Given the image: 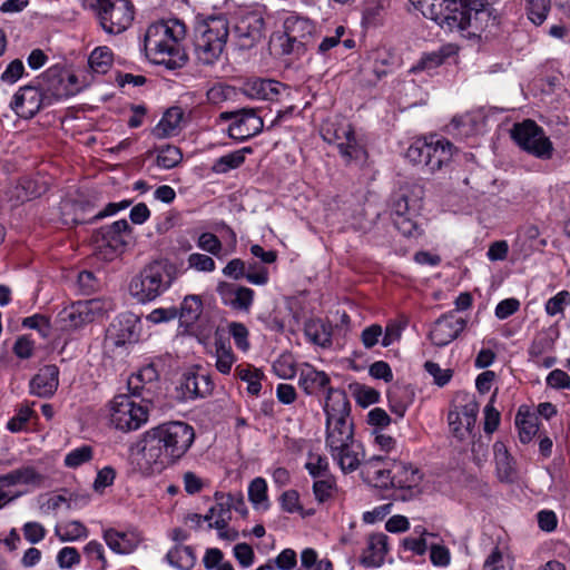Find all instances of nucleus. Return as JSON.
Segmentation results:
<instances>
[{
	"mask_svg": "<svg viewBox=\"0 0 570 570\" xmlns=\"http://www.w3.org/2000/svg\"><path fill=\"white\" fill-rule=\"evenodd\" d=\"M195 429L183 421H169L146 431L136 448L149 464H174L195 442Z\"/></svg>",
	"mask_w": 570,
	"mask_h": 570,
	"instance_id": "f257e3e1",
	"label": "nucleus"
},
{
	"mask_svg": "<svg viewBox=\"0 0 570 570\" xmlns=\"http://www.w3.org/2000/svg\"><path fill=\"white\" fill-rule=\"evenodd\" d=\"M186 37V27L179 19L151 23L145 35L144 46L147 56L157 65L168 69L181 68L187 61V53L183 47Z\"/></svg>",
	"mask_w": 570,
	"mask_h": 570,
	"instance_id": "f03ea898",
	"label": "nucleus"
},
{
	"mask_svg": "<svg viewBox=\"0 0 570 570\" xmlns=\"http://www.w3.org/2000/svg\"><path fill=\"white\" fill-rule=\"evenodd\" d=\"M229 36V24L224 16H212L199 21L194 31L196 59L204 66L214 65L222 56Z\"/></svg>",
	"mask_w": 570,
	"mask_h": 570,
	"instance_id": "7ed1b4c3",
	"label": "nucleus"
},
{
	"mask_svg": "<svg viewBox=\"0 0 570 570\" xmlns=\"http://www.w3.org/2000/svg\"><path fill=\"white\" fill-rule=\"evenodd\" d=\"M324 412L326 414V449L342 443L354 441V426L350 419L351 404L343 390H330L325 400Z\"/></svg>",
	"mask_w": 570,
	"mask_h": 570,
	"instance_id": "20e7f679",
	"label": "nucleus"
},
{
	"mask_svg": "<svg viewBox=\"0 0 570 570\" xmlns=\"http://www.w3.org/2000/svg\"><path fill=\"white\" fill-rule=\"evenodd\" d=\"M177 277L176 266L166 261H155L136 275L130 284V295L139 303L156 299L165 293Z\"/></svg>",
	"mask_w": 570,
	"mask_h": 570,
	"instance_id": "39448f33",
	"label": "nucleus"
},
{
	"mask_svg": "<svg viewBox=\"0 0 570 570\" xmlns=\"http://www.w3.org/2000/svg\"><path fill=\"white\" fill-rule=\"evenodd\" d=\"M284 32L278 37L281 53L301 59L313 47L316 27L307 17L291 12L283 21Z\"/></svg>",
	"mask_w": 570,
	"mask_h": 570,
	"instance_id": "423d86ee",
	"label": "nucleus"
},
{
	"mask_svg": "<svg viewBox=\"0 0 570 570\" xmlns=\"http://www.w3.org/2000/svg\"><path fill=\"white\" fill-rule=\"evenodd\" d=\"M101 29L108 35H119L127 30L135 17L130 0H94L90 3Z\"/></svg>",
	"mask_w": 570,
	"mask_h": 570,
	"instance_id": "0eeeda50",
	"label": "nucleus"
},
{
	"mask_svg": "<svg viewBox=\"0 0 570 570\" xmlns=\"http://www.w3.org/2000/svg\"><path fill=\"white\" fill-rule=\"evenodd\" d=\"M406 158L417 165H424L434 173L448 164L452 157V144L438 136L416 139L406 150Z\"/></svg>",
	"mask_w": 570,
	"mask_h": 570,
	"instance_id": "6e6552de",
	"label": "nucleus"
},
{
	"mask_svg": "<svg viewBox=\"0 0 570 570\" xmlns=\"http://www.w3.org/2000/svg\"><path fill=\"white\" fill-rule=\"evenodd\" d=\"M511 137L517 145L528 154L542 159H551L553 145L544 130L531 119L514 124L511 129Z\"/></svg>",
	"mask_w": 570,
	"mask_h": 570,
	"instance_id": "1a4fd4ad",
	"label": "nucleus"
},
{
	"mask_svg": "<svg viewBox=\"0 0 570 570\" xmlns=\"http://www.w3.org/2000/svg\"><path fill=\"white\" fill-rule=\"evenodd\" d=\"M420 208L419 196H410L406 188H401L393 195L391 217L395 228L405 237H417L421 235V228L415 219Z\"/></svg>",
	"mask_w": 570,
	"mask_h": 570,
	"instance_id": "9d476101",
	"label": "nucleus"
},
{
	"mask_svg": "<svg viewBox=\"0 0 570 570\" xmlns=\"http://www.w3.org/2000/svg\"><path fill=\"white\" fill-rule=\"evenodd\" d=\"M458 8L460 9L461 4L452 1L450 2V7H448V13H441L442 19L440 26L442 28H446L450 31H465L471 29L474 35L497 23V16L494 14L492 6L479 9V11L472 16L460 13Z\"/></svg>",
	"mask_w": 570,
	"mask_h": 570,
	"instance_id": "9b49d317",
	"label": "nucleus"
},
{
	"mask_svg": "<svg viewBox=\"0 0 570 570\" xmlns=\"http://www.w3.org/2000/svg\"><path fill=\"white\" fill-rule=\"evenodd\" d=\"M132 396L119 394L110 402V422L124 432L137 430L148 420L147 409L136 403Z\"/></svg>",
	"mask_w": 570,
	"mask_h": 570,
	"instance_id": "f8f14e48",
	"label": "nucleus"
},
{
	"mask_svg": "<svg viewBox=\"0 0 570 570\" xmlns=\"http://www.w3.org/2000/svg\"><path fill=\"white\" fill-rule=\"evenodd\" d=\"M237 46L249 50L265 37V19L261 10L240 11L234 28Z\"/></svg>",
	"mask_w": 570,
	"mask_h": 570,
	"instance_id": "ddd939ff",
	"label": "nucleus"
},
{
	"mask_svg": "<svg viewBox=\"0 0 570 570\" xmlns=\"http://www.w3.org/2000/svg\"><path fill=\"white\" fill-rule=\"evenodd\" d=\"M220 119L232 120L228 126V136L239 141L248 140L258 135L264 128V121L254 108L224 111L220 114Z\"/></svg>",
	"mask_w": 570,
	"mask_h": 570,
	"instance_id": "4468645a",
	"label": "nucleus"
},
{
	"mask_svg": "<svg viewBox=\"0 0 570 570\" xmlns=\"http://www.w3.org/2000/svg\"><path fill=\"white\" fill-rule=\"evenodd\" d=\"M392 488L402 491V500H411L422 492L421 483L423 474L420 469L410 463H392Z\"/></svg>",
	"mask_w": 570,
	"mask_h": 570,
	"instance_id": "2eb2a0df",
	"label": "nucleus"
},
{
	"mask_svg": "<svg viewBox=\"0 0 570 570\" xmlns=\"http://www.w3.org/2000/svg\"><path fill=\"white\" fill-rule=\"evenodd\" d=\"M466 320L455 311L441 315L432 325L429 338L438 347H444L453 342L465 328Z\"/></svg>",
	"mask_w": 570,
	"mask_h": 570,
	"instance_id": "dca6fc26",
	"label": "nucleus"
},
{
	"mask_svg": "<svg viewBox=\"0 0 570 570\" xmlns=\"http://www.w3.org/2000/svg\"><path fill=\"white\" fill-rule=\"evenodd\" d=\"M77 82L75 75H65L59 67L46 70L39 78L41 91H46L52 98L60 100L75 95L71 88Z\"/></svg>",
	"mask_w": 570,
	"mask_h": 570,
	"instance_id": "f3484780",
	"label": "nucleus"
},
{
	"mask_svg": "<svg viewBox=\"0 0 570 570\" xmlns=\"http://www.w3.org/2000/svg\"><path fill=\"white\" fill-rule=\"evenodd\" d=\"M140 333V321L132 313L118 315L109 325L107 337L116 346H124L138 341Z\"/></svg>",
	"mask_w": 570,
	"mask_h": 570,
	"instance_id": "a211bd4d",
	"label": "nucleus"
},
{
	"mask_svg": "<svg viewBox=\"0 0 570 570\" xmlns=\"http://www.w3.org/2000/svg\"><path fill=\"white\" fill-rule=\"evenodd\" d=\"M45 98L40 87L24 86L14 94L10 107L19 117L31 119L41 109Z\"/></svg>",
	"mask_w": 570,
	"mask_h": 570,
	"instance_id": "6ab92c4d",
	"label": "nucleus"
},
{
	"mask_svg": "<svg viewBox=\"0 0 570 570\" xmlns=\"http://www.w3.org/2000/svg\"><path fill=\"white\" fill-rule=\"evenodd\" d=\"M131 238V227L126 219H119L101 227L96 236L100 247H108L114 252H122Z\"/></svg>",
	"mask_w": 570,
	"mask_h": 570,
	"instance_id": "aec40b11",
	"label": "nucleus"
},
{
	"mask_svg": "<svg viewBox=\"0 0 570 570\" xmlns=\"http://www.w3.org/2000/svg\"><path fill=\"white\" fill-rule=\"evenodd\" d=\"M217 293L222 303L234 311L248 312L253 301L254 291L249 287L239 286L233 283L220 282L217 285Z\"/></svg>",
	"mask_w": 570,
	"mask_h": 570,
	"instance_id": "412c9836",
	"label": "nucleus"
},
{
	"mask_svg": "<svg viewBox=\"0 0 570 570\" xmlns=\"http://www.w3.org/2000/svg\"><path fill=\"white\" fill-rule=\"evenodd\" d=\"M327 450L343 473L357 470L365 456L363 445L357 440L342 443L335 450L334 448Z\"/></svg>",
	"mask_w": 570,
	"mask_h": 570,
	"instance_id": "4be33fe9",
	"label": "nucleus"
},
{
	"mask_svg": "<svg viewBox=\"0 0 570 570\" xmlns=\"http://www.w3.org/2000/svg\"><path fill=\"white\" fill-rule=\"evenodd\" d=\"M244 92L252 99L276 101L289 88L274 79L254 78L245 82Z\"/></svg>",
	"mask_w": 570,
	"mask_h": 570,
	"instance_id": "5701e85b",
	"label": "nucleus"
},
{
	"mask_svg": "<svg viewBox=\"0 0 570 570\" xmlns=\"http://www.w3.org/2000/svg\"><path fill=\"white\" fill-rule=\"evenodd\" d=\"M59 386V368L55 364L45 365L30 380V393L38 397H51Z\"/></svg>",
	"mask_w": 570,
	"mask_h": 570,
	"instance_id": "b1692460",
	"label": "nucleus"
},
{
	"mask_svg": "<svg viewBox=\"0 0 570 570\" xmlns=\"http://www.w3.org/2000/svg\"><path fill=\"white\" fill-rule=\"evenodd\" d=\"M330 376L323 372L316 370L314 366L305 364L299 372L298 385L308 395H318L321 392L334 390L330 386Z\"/></svg>",
	"mask_w": 570,
	"mask_h": 570,
	"instance_id": "393cba45",
	"label": "nucleus"
},
{
	"mask_svg": "<svg viewBox=\"0 0 570 570\" xmlns=\"http://www.w3.org/2000/svg\"><path fill=\"white\" fill-rule=\"evenodd\" d=\"M102 537L108 548L118 554L134 552L141 542V537L135 531L120 532L115 529H107Z\"/></svg>",
	"mask_w": 570,
	"mask_h": 570,
	"instance_id": "a878e982",
	"label": "nucleus"
},
{
	"mask_svg": "<svg viewBox=\"0 0 570 570\" xmlns=\"http://www.w3.org/2000/svg\"><path fill=\"white\" fill-rule=\"evenodd\" d=\"M88 308L81 301L72 303L62 308L57 315V324L63 332H71L90 323L88 320Z\"/></svg>",
	"mask_w": 570,
	"mask_h": 570,
	"instance_id": "bb28decb",
	"label": "nucleus"
},
{
	"mask_svg": "<svg viewBox=\"0 0 570 570\" xmlns=\"http://www.w3.org/2000/svg\"><path fill=\"white\" fill-rule=\"evenodd\" d=\"M387 535L384 533L371 534L367 548L361 558V563L367 568L381 567L387 553Z\"/></svg>",
	"mask_w": 570,
	"mask_h": 570,
	"instance_id": "cd10ccee",
	"label": "nucleus"
},
{
	"mask_svg": "<svg viewBox=\"0 0 570 570\" xmlns=\"http://www.w3.org/2000/svg\"><path fill=\"white\" fill-rule=\"evenodd\" d=\"M363 474L366 479L379 488H389L392 485V465L385 462L381 456H373L365 462Z\"/></svg>",
	"mask_w": 570,
	"mask_h": 570,
	"instance_id": "c85d7f7f",
	"label": "nucleus"
},
{
	"mask_svg": "<svg viewBox=\"0 0 570 570\" xmlns=\"http://www.w3.org/2000/svg\"><path fill=\"white\" fill-rule=\"evenodd\" d=\"M184 111L179 107L169 108L159 122L151 130V135L157 139H165L175 136L178 132Z\"/></svg>",
	"mask_w": 570,
	"mask_h": 570,
	"instance_id": "c756f323",
	"label": "nucleus"
},
{
	"mask_svg": "<svg viewBox=\"0 0 570 570\" xmlns=\"http://www.w3.org/2000/svg\"><path fill=\"white\" fill-rule=\"evenodd\" d=\"M183 389L190 399L205 397L214 390V383L209 375L204 373L185 374Z\"/></svg>",
	"mask_w": 570,
	"mask_h": 570,
	"instance_id": "7c9ffc66",
	"label": "nucleus"
},
{
	"mask_svg": "<svg viewBox=\"0 0 570 570\" xmlns=\"http://www.w3.org/2000/svg\"><path fill=\"white\" fill-rule=\"evenodd\" d=\"M214 498L216 502L210 508L215 510L216 520L214 523H208V529L226 528L232 519L233 494L216 492Z\"/></svg>",
	"mask_w": 570,
	"mask_h": 570,
	"instance_id": "2f4dec72",
	"label": "nucleus"
},
{
	"mask_svg": "<svg viewBox=\"0 0 570 570\" xmlns=\"http://www.w3.org/2000/svg\"><path fill=\"white\" fill-rule=\"evenodd\" d=\"M42 476L31 466H22L0 475V488L18 484H39Z\"/></svg>",
	"mask_w": 570,
	"mask_h": 570,
	"instance_id": "473e14b6",
	"label": "nucleus"
},
{
	"mask_svg": "<svg viewBox=\"0 0 570 570\" xmlns=\"http://www.w3.org/2000/svg\"><path fill=\"white\" fill-rule=\"evenodd\" d=\"M304 333L312 343L322 347L330 346L332 343V327L322 320L306 321Z\"/></svg>",
	"mask_w": 570,
	"mask_h": 570,
	"instance_id": "72a5a7b5",
	"label": "nucleus"
},
{
	"mask_svg": "<svg viewBox=\"0 0 570 570\" xmlns=\"http://www.w3.org/2000/svg\"><path fill=\"white\" fill-rule=\"evenodd\" d=\"M203 312V301L198 295H187L178 309V318L181 325H194Z\"/></svg>",
	"mask_w": 570,
	"mask_h": 570,
	"instance_id": "f704fd0d",
	"label": "nucleus"
},
{
	"mask_svg": "<svg viewBox=\"0 0 570 570\" xmlns=\"http://www.w3.org/2000/svg\"><path fill=\"white\" fill-rule=\"evenodd\" d=\"M166 561L178 570H190L195 566L196 556L191 547L176 544L167 552Z\"/></svg>",
	"mask_w": 570,
	"mask_h": 570,
	"instance_id": "c9c22d12",
	"label": "nucleus"
},
{
	"mask_svg": "<svg viewBox=\"0 0 570 570\" xmlns=\"http://www.w3.org/2000/svg\"><path fill=\"white\" fill-rule=\"evenodd\" d=\"M158 379V372L154 364L142 367L138 373L128 379L127 387L134 396H141L146 383H153Z\"/></svg>",
	"mask_w": 570,
	"mask_h": 570,
	"instance_id": "e433bc0d",
	"label": "nucleus"
},
{
	"mask_svg": "<svg viewBox=\"0 0 570 570\" xmlns=\"http://www.w3.org/2000/svg\"><path fill=\"white\" fill-rule=\"evenodd\" d=\"M497 473L501 481H510L513 473L512 458L502 442L493 445Z\"/></svg>",
	"mask_w": 570,
	"mask_h": 570,
	"instance_id": "4c0bfd02",
	"label": "nucleus"
},
{
	"mask_svg": "<svg viewBox=\"0 0 570 570\" xmlns=\"http://www.w3.org/2000/svg\"><path fill=\"white\" fill-rule=\"evenodd\" d=\"M114 53L107 46L97 47L92 50L89 56L88 63L90 69L96 72L104 75L112 66Z\"/></svg>",
	"mask_w": 570,
	"mask_h": 570,
	"instance_id": "58836bf2",
	"label": "nucleus"
},
{
	"mask_svg": "<svg viewBox=\"0 0 570 570\" xmlns=\"http://www.w3.org/2000/svg\"><path fill=\"white\" fill-rule=\"evenodd\" d=\"M413 534L407 538H404L402 541V546L405 550L412 551L417 556H423L428 548V537L434 538L433 533L428 532L423 527L419 525L414 528Z\"/></svg>",
	"mask_w": 570,
	"mask_h": 570,
	"instance_id": "ea45409f",
	"label": "nucleus"
},
{
	"mask_svg": "<svg viewBox=\"0 0 570 570\" xmlns=\"http://www.w3.org/2000/svg\"><path fill=\"white\" fill-rule=\"evenodd\" d=\"M56 535L61 542H71L79 539H86L89 534L88 529L80 521H70L63 525H57Z\"/></svg>",
	"mask_w": 570,
	"mask_h": 570,
	"instance_id": "a19ab883",
	"label": "nucleus"
},
{
	"mask_svg": "<svg viewBox=\"0 0 570 570\" xmlns=\"http://www.w3.org/2000/svg\"><path fill=\"white\" fill-rule=\"evenodd\" d=\"M304 468L313 479L330 476V463L324 454L309 451Z\"/></svg>",
	"mask_w": 570,
	"mask_h": 570,
	"instance_id": "79ce46f5",
	"label": "nucleus"
},
{
	"mask_svg": "<svg viewBox=\"0 0 570 570\" xmlns=\"http://www.w3.org/2000/svg\"><path fill=\"white\" fill-rule=\"evenodd\" d=\"M515 425L519 430V439L522 443H529L539 430L538 417L533 414H522L518 412L515 415Z\"/></svg>",
	"mask_w": 570,
	"mask_h": 570,
	"instance_id": "37998d69",
	"label": "nucleus"
},
{
	"mask_svg": "<svg viewBox=\"0 0 570 570\" xmlns=\"http://www.w3.org/2000/svg\"><path fill=\"white\" fill-rule=\"evenodd\" d=\"M482 570H513V561L509 553L495 546L485 558Z\"/></svg>",
	"mask_w": 570,
	"mask_h": 570,
	"instance_id": "c03bdc74",
	"label": "nucleus"
},
{
	"mask_svg": "<svg viewBox=\"0 0 570 570\" xmlns=\"http://www.w3.org/2000/svg\"><path fill=\"white\" fill-rule=\"evenodd\" d=\"M337 148L341 156L346 161L362 160L366 155L364 147L356 139L354 131L346 138V140L338 141Z\"/></svg>",
	"mask_w": 570,
	"mask_h": 570,
	"instance_id": "a18cd8bd",
	"label": "nucleus"
},
{
	"mask_svg": "<svg viewBox=\"0 0 570 570\" xmlns=\"http://www.w3.org/2000/svg\"><path fill=\"white\" fill-rule=\"evenodd\" d=\"M236 374L242 381H245L247 383L248 393H250L252 395L259 394L262 389L261 380L263 376V373L259 370L254 368L249 365H238L236 367Z\"/></svg>",
	"mask_w": 570,
	"mask_h": 570,
	"instance_id": "49530a36",
	"label": "nucleus"
},
{
	"mask_svg": "<svg viewBox=\"0 0 570 570\" xmlns=\"http://www.w3.org/2000/svg\"><path fill=\"white\" fill-rule=\"evenodd\" d=\"M216 348V367L223 374H228L235 362L232 347L228 343L223 340H218L215 343Z\"/></svg>",
	"mask_w": 570,
	"mask_h": 570,
	"instance_id": "de8ad7c7",
	"label": "nucleus"
},
{
	"mask_svg": "<svg viewBox=\"0 0 570 570\" xmlns=\"http://www.w3.org/2000/svg\"><path fill=\"white\" fill-rule=\"evenodd\" d=\"M183 159L180 149L176 146L166 145L158 149L157 165L164 169L176 167Z\"/></svg>",
	"mask_w": 570,
	"mask_h": 570,
	"instance_id": "09e8293b",
	"label": "nucleus"
},
{
	"mask_svg": "<svg viewBox=\"0 0 570 570\" xmlns=\"http://www.w3.org/2000/svg\"><path fill=\"white\" fill-rule=\"evenodd\" d=\"M248 498L255 508L268 507L267 504V483L263 478L254 479L248 487Z\"/></svg>",
	"mask_w": 570,
	"mask_h": 570,
	"instance_id": "8fccbe9b",
	"label": "nucleus"
},
{
	"mask_svg": "<svg viewBox=\"0 0 570 570\" xmlns=\"http://www.w3.org/2000/svg\"><path fill=\"white\" fill-rule=\"evenodd\" d=\"M245 161L243 151H233L215 160L212 169L217 174H226L232 169L240 167Z\"/></svg>",
	"mask_w": 570,
	"mask_h": 570,
	"instance_id": "3c124183",
	"label": "nucleus"
},
{
	"mask_svg": "<svg viewBox=\"0 0 570 570\" xmlns=\"http://www.w3.org/2000/svg\"><path fill=\"white\" fill-rule=\"evenodd\" d=\"M527 14L532 23L540 26L547 19L550 10V0H525Z\"/></svg>",
	"mask_w": 570,
	"mask_h": 570,
	"instance_id": "603ef678",
	"label": "nucleus"
},
{
	"mask_svg": "<svg viewBox=\"0 0 570 570\" xmlns=\"http://www.w3.org/2000/svg\"><path fill=\"white\" fill-rule=\"evenodd\" d=\"M448 423L452 435L459 441H463L466 436L472 434L473 429L466 428V423H464L463 416L458 407L449 411Z\"/></svg>",
	"mask_w": 570,
	"mask_h": 570,
	"instance_id": "864d4df0",
	"label": "nucleus"
},
{
	"mask_svg": "<svg viewBox=\"0 0 570 570\" xmlns=\"http://www.w3.org/2000/svg\"><path fill=\"white\" fill-rule=\"evenodd\" d=\"M197 247L206 253H209L216 257L220 256L223 250V244L220 239L213 233H202L197 238Z\"/></svg>",
	"mask_w": 570,
	"mask_h": 570,
	"instance_id": "5fc2aeb1",
	"label": "nucleus"
},
{
	"mask_svg": "<svg viewBox=\"0 0 570 570\" xmlns=\"http://www.w3.org/2000/svg\"><path fill=\"white\" fill-rule=\"evenodd\" d=\"M187 264L188 268L202 273H212L216 268L215 261L210 256L200 253H191L187 257Z\"/></svg>",
	"mask_w": 570,
	"mask_h": 570,
	"instance_id": "6e6d98bb",
	"label": "nucleus"
},
{
	"mask_svg": "<svg viewBox=\"0 0 570 570\" xmlns=\"http://www.w3.org/2000/svg\"><path fill=\"white\" fill-rule=\"evenodd\" d=\"M351 389L353 391V395H354L356 402L361 406L365 407V406H368L371 404L379 402L380 393L376 390H374L373 387L362 385V384H355V385L351 386Z\"/></svg>",
	"mask_w": 570,
	"mask_h": 570,
	"instance_id": "4d7b16f0",
	"label": "nucleus"
},
{
	"mask_svg": "<svg viewBox=\"0 0 570 570\" xmlns=\"http://www.w3.org/2000/svg\"><path fill=\"white\" fill-rule=\"evenodd\" d=\"M92 458V448L89 445H82L73 449L65 458V464L68 468H78L83 463L90 461Z\"/></svg>",
	"mask_w": 570,
	"mask_h": 570,
	"instance_id": "13d9d810",
	"label": "nucleus"
},
{
	"mask_svg": "<svg viewBox=\"0 0 570 570\" xmlns=\"http://www.w3.org/2000/svg\"><path fill=\"white\" fill-rule=\"evenodd\" d=\"M273 371L278 377L284 380L294 377L296 374V368L293 357L291 355H281L273 363Z\"/></svg>",
	"mask_w": 570,
	"mask_h": 570,
	"instance_id": "bf43d9fd",
	"label": "nucleus"
},
{
	"mask_svg": "<svg viewBox=\"0 0 570 570\" xmlns=\"http://www.w3.org/2000/svg\"><path fill=\"white\" fill-rule=\"evenodd\" d=\"M32 414L33 410L28 404L21 405L17 410V413L9 420L7 429L12 433L20 432Z\"/></svg>",
	"mask_w": 570,
	"mask_h": 570,
	"instance_id": "052dcab7",
	"label": "nucleus"
},
{
	"mask_svg": "<svg viewBox=\"0 0 570 570\" xmlns=\"http://www.w3.org/2000/svg\"><path fill=\"white\" fill-rule=\"evenodd\" d=\"M570 303V294L567 291H561L546 303V312L550 316L563 313L566 305Z\"/></svg>",
	"mask_w": 570,
	"mask_h": 570,
	"instance_id": "680f3d73",
	"label": "nucleus"
},
{
	"mask_svg": "<svg viewBox=\"0 0 570 570\" xmlns=\"http://www.w3.org/2000/svg\"><path fill=\"white\" fill-rule=\"evenodd\" d=\"M445 56L441 52H430L422 56V58L411 68V72H419L422 70H430L441 66Z\"/></svg>",
	"mask_w": 570,
	"mask_h": 570,
	"instance_id": "e2e57ef3",
	"label": "nucleus"
},
{
	"mask_svg": "<svg viewBox=\"0 0 570 570\" xmlns=\"http://www.w3.org/2000/svg\"><path fill=\"white\" fill-rule=\"evenodd\" d=\"M334 484L335 483L331 478L315 479V482L313 484V493L315 495V499L320 503H323L326 500H328L332 495Z\"/></svg>",
	"mask_w": 570,
	"mask_h": 570,
	"instance_id": "0e129e2a",
	"label": "nucleus"
},
{
	"mask_svg": "<svg viewBox=\"0 0 570 570\" xmlns=\"http://www.w3.org/2000/svg\"><path fill=\"white\" fill-rule=\"evenodd\" d=\"M250 284L265 285L268 282V271L266 267L259 266L256 263H249L246 266L245 276Z\"/></svg>",
	"mask_w": 570,
	"mask_h": 570,
	"instance_id": "69168bd1",
	"label": "nucleus"
},
{
	"mask_svg": "<svg viewBox=\"0 0 570 570\" xmlns=\"http://www.w3.org/2000/svg\"><path fill=\"white\" fill-rule=\"evenodd\" d=\"M228 328L235 345L242 351H247L249 347L247 327L242 323L233 322Z\"/></svg>",
	"mask_w": 570,
	"mask_h": 570,
	"instance_id": "338daca9",
	"label": "nucleus"
},
{
	"mask_svg": "<svg viewBox=\"0 0 570 570\" xmlns=\"http://www.w3.org/2000/svg\"><path fill=\"white\" fill-rule=\"evenodd\" d=\"M547 385L554 390H569L570 389V376L562 370L551 371L547 379Z\"/></svg>",
	"mask_w": 570,
	"mask_h": 570,
	"instance_id": "774afa93",
	"label": "nucleus"
}]
</instances>
